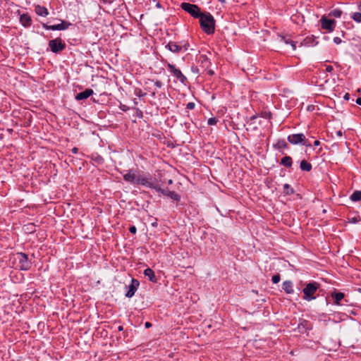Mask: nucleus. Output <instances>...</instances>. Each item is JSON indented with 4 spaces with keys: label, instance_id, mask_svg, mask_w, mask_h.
<instances>
[{
    "label": "nucleus",
    "instance_id": "f257e3e1",
    "mask_svg": "<svg viewBox=\"0 0 361 361\" xmlns=\"http://www.w3.org/2000/svg\"><path fill=\"white\" fill-rule=\"evenodd\" d=\"M200 18L202 29L208 35L213 34L215 30V20L209 13H202Z\"/></svg>",
    "mask_w": 361,
    "mask_h": 361
},
{
    "label": "nucleus",
    "instance_id": "f03ea898",
    "mask_svg": "<svg viewBox=\"0 0 361 361\" xmlns=\"http://www.w3.org/2000/svg\"><path fill=\"white\" fill-rule=\"evenodd\" d=\"M319 284L317 282L309 283L303 289V299L307 301L315 299L314 294L319 289Z\"/></svg>",
    "mask_w": 361,
    "mask_h": 361
},
{
    "label": "nucleus",
    "instance_id": "7ed1b4c3",
    "mask_svg": "<svg viewBox=\"0 0 361 361\" xmlns=\"http://www.w3.org/2000/svg\"><path fill=\"white\" fill-rule=\"evenodd\" d=\"M15 259L18 261V266L20 269L27 271L32 267V262L28 259V256L23 252H18L16 255Z\"/></svg>",
    "mask_w": 361,
    "mask_h": 361
},
{
    "label": "nucleus",
    "instance_id": "20e7f679",
    "mask_svg": "<svg viewBox=\"0 0 361 361\" xmlns=\"http://www.w3.org/2000/svg\"><path fill=\"white\" fill-rule=\"evenodd\" d=\"M180 7L185 12L190 13L193 18H197L202 13L200 11V8L195 4L184 2L180 4Z\"/></svg>",
    "mask_w": 361,
    "mask_h": 361
},
{
    "label": "nucleus",
    "instance_id": "39448f33",
    "mask_svg": "<svg viewBox=\"0 0 361 361\" xmlns=\"http://www.w3.org/2000/svg\"><path fill=\"white\" fill-rule=\"evenodd\" d=\"M49 47L53 53H59L65 49L66 44L61 38L58 37L50 40L49 42Z\"/></svg>",
    "mask_w": 361,
    "mask_h": 361
},
{
    "label": "nucleus",
    "instance_id": "423d86ee",
    "mask_svg": "<svg viewBox=\"0 0 361 361\" xmlns=\"http://www.w3.org/2000/svg\"><path fill=\"white\" fill-rule=\"evenodd\" d=\"M188 44H184L183 45H179L176 42H169L166 46L165 48L169 50L170 51L174 54H179L183 51H186L188 50Z\"/></svg>",
    "mask_w": 361,
    "mask_h": 361
},
{
    "label": "nucleus",
    "instance_id": "0eeeda50",
    "mask_svg": "<svg viewBox=\"0 0 361 361\" xmlns=\"http://www.w3.org/2000/svg\"><path fill=\"white\" fill-rule=\"evenodd\" d=\"M137 185H142L151 189L156 190L158 184L152 180V177L142 176L139 175L138 179L137 180Z\"/></svg>",
    "mask_w": 361,
    "mask_h": 361
},
{
    "label": "nucleus",
    "instance_id": "6e6552de",
    "mask_svg": "<svg viewBox=\"0 0 361 361\" xmlns=\"http://www.w3.org/2000/svg\"><path fill=\"white\" fill-rule=\"evenodd\" d=\"M167 67L172 75L177 78L178 81L181 83L185 84L187 81L186 77L182 73L180 70L176 68V66L173 64L168 63Z\"/></svg>",
    "mask_w": 361,
    "mask_h": 361
},
{
    "label": "nucleus",
    "instance_id": "1a4fd4ad",
    "mask_svg": "<svg viewBox=\"0 0 361 361\" xmlns=\"http://www.w3.org/2000/svg\"><path fill=\"white\" fill-rule=\"evenodd\" d=\"M71 24L68 22L61 20V23L56 25H49L46 23L42 24V27L48 30H65L68 28Z\"/></svg>",
    "mask_w": 361,
    "mask_h": 361
},
{
    "label": "nucleus",
    "instance_id": "9d476101",
    "mask_svg": "<svg viewBox=\"0 0 361 361\" xmlns=\"http://www.w3.org/2000/svg\"><path fill=\"white\" fill-rule=\"evenodd\" d=\"M320 23L322 29L326 30L329 32L334 30L336 23L334 20L327 19L325 16H322Z\"/></svg>",
    "mask_w": 361,
    "mask_h": 361
},
{
    "label": "nucleus",
    "instance_id": "9b49d317",
    "mask_svg": "<svg viewBox=\"0 0 361 361\" xmlns=\"http://www.w3.org/2000/svg\"><path fill=\"white\" fill-rule=\"evenodd\" d=\"M139 285L140 283L137 279H132L130 283L126 286L127 291L126 293V296L129 298H132L137 290Z\"/></svg>",
    "mask_w": 361,
    "mask_h": 361
},
{
    "label": "nucleus",
    "instance_id": "f8f14e48",
    "mask_svg": "<svg viewBox=\"0 0 361 361\" xmlns=\"http://www.w3.org/2000/svg\"><path fill=\"white\" fill-rule=\"evenodd\" d=\"M157 192L161 193L162 195L169 197L170 198L178 202L180 200V197L178 194L173 191H170L168 189H162L158 184L156 190Z\"/></svg>",
    "mask_w": 361,
    "mask_h": 361
},
{
    "label": "nucleus",
    "instance_id": "ddd939ff",
    "mask_svg": "<svg viewBox=\"0 0 361 361\" xmlns=\"http://www.w3.org/2000/svg\"><path fill=\"white\" fill-rule=\"evenodd\" d=\"M138 176L139 174H137L135 170L130 169L123 175V179L131 184H137Z\"/></svg>",
    "mask_w": 361,
    "mask_h": 361
},
{
    "label": "nucleus",
    "instance_id": "4468645a",
    "mask_svg": "<svg viewBox=\"0 0 361 361\" xmlns=\"http://www.w3.org/2000/svg\"><path fill=\"white\" fill-rule=\"evenodd\" d=\"M287 140L292 145H301L305 140V135L303 133L291 134L288 136Z\"/></svg>",
    "mask_w": 361,
    "mask_h": 361
},
{
    "label": "nucleus",
    "instance_id": "2eb2a0df",
    "mask_svg": "<svg viewBox=\"0 0 361 361\" xmlns=\"http://www.w3.org/2000/svg\"><path fill=\"white\" fill-rule=\"evenodd\" d=\"M94 93L92 89H86L83 92H81L76 94L75 99L78 101L87 99L89 97L92 95Z\"/></svg>",
    "mask_w": 361,
    "mask_h": 361
},
{
    "label": "nucleus",
    "instance_id": "dca6fc26",
    "mask_svg": "<svg viewBox=\"0 0 361 361\" xmlns=\"http://www.w3.org/2000/svg\"><path fill=\"white\" fill-rule=\"evenodd\" d=\"M331 296L334 299V303L336 305H340L341 301L344 298L345 295L341 292L334 291L331 293Z\"/></svg>",
    "mask_w": 361,
    "mask_h": 361
},
{
    "label": "nucleus",
    "instance_id": "f3484780",
    "mask_svg": "<svg viewBox=\"0 0 361 361\" xmlns=\"http://www.w3.org/2000/svg\"><path fill=\"white\" fill-rule=\"evenodd\" d=\"M35 11L38 16H40L46 17L49 15V11L47 8L40 5H37L35 7Z\"/></svg>",
    "mask_w": 361,
    "mask_h": 361
},
{
    "label": "nucleus",
    "instance_id": "a211bd4d",
    "mask_svg": "<svg viewBox=\"0 0 361 361\" xmlns=\"http://www.w3.org/2000/svg\"><path fill=\"white\" fill-rule=\"evenodd\" d=\"M20 22L24 27H29L31 25L32 19L28 14H23L20 17Z\"/></svg>",
    "mask_w": 361,
    "mask_h": 361
},
{
    "label": "nucleus",
    "instance_id": "6ab92c4d",
    "mask_svg": "<svg viewBox=\"0 0 361 361\" xmlns=\"http://www.w3.org/2000/svg\"><path fill=\"white\" fill-rule=\"evenodd\" d=\"M144 274L147 276L149 280L153 283H156L157 281V278L155 276L154 271L150 269L147 268L144 271Z\"/></svg>",
    "mask_w": 361,
    "mask_h": 361
},
{
    "label": "nucleus",
    "instance_id": "aec40b11",
    "mask_svg": "<svg viewBox=\"0 0 361 361\" xmlns=\"http://www.w3.org/2000/svg\"><path fill=\"white\" fill-rule=\"evenodd\" d=\"M283 289L288 294H291L294 292L293 285L290 281H286L283 283Z\"/></svg>",
    "mask_w": 361,
    "mask_h": 361
},
{
    "label": "nucleus",
    "instance_id": "412c9836",
    "mask_svg": "<svg viewBox=\"0 0 361 361\" xmlns=\"http://www.w3.org/2000/svg\"><path fill=\"white\" fill-rule=\"evenodd\" d=\"M280 164L287 168H290L293 164L292 158L289 156H286L281 159Z\"/></svg>",
    "mask_w": 361,
    "mask_h": 361
},
{
    "label": "nucleus",
    "instance_id": "4be33fe9",
    "mask_svg": "<svg viewBox=\"0 0 361 361\" xmlns=\"http://www.w3.org/2000/svg\"><path fill=\"white\" fill-rule=\"evenodd\" d=\"M280 38L281 42H284L286 44H290L293 50L296 49V44L291 39L286 37L285 36H281Z\"/></svg>",
    "mask_w": 361,
    "mask_h": 361
},
{
    "label": "nucleus",
    "instance_id": "5701e85b",
    "mask_svg": "<svg viewBox=\"0 0 361 361\" xmlns=\"http://www.w3.org/2000/svg\"><path fill=\"white\" fill-rule=\"evenodd\" d=\"M300 168L302 171H310L312 169V164L305 160L300 162Z\"/></svg>",
    "mask_w": 361,
    "mask_h": 361
},
{
    "label": "nucleus",
    "instance_id": "b1692460",
    "mask_svg": "<svg viewBox=\"0 0 361 361\" xmlns=\"http://www.w3.org/2000/svg\"><path fill=\"white\" fill-rule=\"evenodd\" d=\"M274 147L278 149H286L288 147V145L284 140H279L274 145Z\"/></svg>",
    "mask_w": 361,
    "mask_h": 361
},
{
    "label": "nucleus",
    "instance_id": "393cba45",
    "mask_svg": "<svg viewBox=\"0 0 361 361\" xmlns=\"http://www.w3.org/2000/svg\"><path fill=\"white\" fill-rule=\"evenodd\" d=\"M350 199L352 201L357 202L361 200V191L360 190H356L355 191L350 197Z\"/></svg>",
    "mask_w": 361,
    "mask_h": 361
},
{
    "label": "nucleus",
    "instance_id": "a878e982",
    "mask_svg": "<svg viewBox=\"0 0 361 361\" xmlns=\"http://www.w3.org/2000/svg\"><path fill=\"white\" fill-rule=\"evenodd\" d=\"M283 192L286 195H292L294 193V190L290 187V185L288 183L283 185Z\"/></svg>",
    "mask_w": 361,
    "mask_h": 361
},
{
    "label": "nucleus",
    "instance_id": "bb28decb",
    "mask_svg": "<svg viewBox=\"0 0 361 361\" xmlns=\"http://www.w3.org/2000/svg\"><path fill=\"white\" fill-rule=\"evenodd\" d=\"M342 15V11L338 8H335L332 10L329 13V16L335 17V18H340Z\"/></svg>",
    "mask_w": 361,
    "mask_h": 361
},
{
    "label": "nucleus",
    "instance_id": "cd10ccee",
    "mask_svg": "<svg viewBox=\"0 0 361 361\" xmlns=\"http://www.w3.org/2000/svg\"><path fill=\"white\" fill-rule=\"evenodd\" d=\"M351 18L356 23H361V13L355 12L351 15Z\"/></svg>",
    "mask_w": 361,
    "mask_h": 361
},
{
    "label": "nucleus",
    "instance_id": "c85d7f7f",
    "mask_svg": "<svg viewBox=\"0 0 361 361\" xmlns=\"http://www.w3.org/2000/svg\"><path fill=\"white\" fill-rule=\"evenodd\" d=\"M135 94L138 97H142L146 95V93L143 92L140 89H135Z\"/></svg>",
    "mask_w": 361,
    "mask_h": 361
},
{
    "label": "nucleus",
    "instance_id": "c756f323",
    "mask_svg": "<svg viewBox=\"0 0 361 361\" xmlns=\"http://www.w3.org/2000/svg\"><path fill=\"white\" fill-rule=\"evenodd\" d=\"M281 277L279 274H276L272 276L271 281L274 283H277L280 281Z\"/></svg>",
    "mask_w": 361,
    "mask_h": 361
},
{
    "label": "nucleus",
    "instance_id": "7c9ffc66",
    "mask_svg": "<svg viewBox=\"0 0 361 361\" xmlns=\"http://www.w3.org/2000/svg\"><path fill=\"white\" fill-rule=\"evenodd\" d=\"M216 123H217V119L216 118H209L207 121V123L209 126H214V125L216 124Z\"/></svg>",
    "mask_w": 361,
    "mask_h": 361
},
{
    "label": "nucleus",
    "instance_id": "2f4dec72",
    "mask_svg": "<svg viewBox=\"0 0 361 361\" xmlns=\"http://www.w3.org/2000/svg\"><path fill=\"white\" fill-rule=\"evenodd\" d=\"M186 108L190 110L193 109L195 108V103H193V102L188 103L186 105Z\"/></svg>",
    "mask_w": 361,
    "mask_h": 361
},
{
    "label": "nucleus",
    "instance_id": "473e14b6",
    "mask_svg": "<svg viewBox=\"0 0 361 361\" xmlns=\"http://www.w3.org/2000/svg\"><path fill=\"white\" fill-rule=\"evenodd\" d=\"M129 231L133 233V234H135L137 232V228L135 226H131L130 228H129Z\"/></svg>",
    "mask_w": 361,
    "mask_h": 361
},
{
    "label": "nucleus",
    "instance_id": "72a5a7b5",
    "mask_svg": "<svg viewBox=\"0 0 361 361\" xmlns=\"http://www.w3.org/2000/svg\"><path fill=\"white\" fill-rule=\"evenodd\" d=\"M154 85L158 88H161L163 85V83L160 80H156L154 82Z\"/></svg>",
    "mask_w": 361,
    "mask_h": 361
},
{
    "label": "nucleus",
    "instance_id": "f704fd0d",
    "mask_svg": "<svg viewBox=\"0 0 361 361\" xmlns=\"http://www.w3.org/2000/svg\"><path fill=\"white\" fill-rule=\"evenodd\" d=\"M302 145H305L306 147H311L310 142L306 139L305 137V140L303 142L301 143Z\"/></svg>",
    "mask_w": 361,
    "mask_h": 361
},
{
    "label": "nucleus",
    "instance_id": "c9c22d12",
    "mask_svg": "<svg viewBox=\"0 0 361 361\" xmlns=\"http://www.w3.org/2000/svg\"><path fill=\"white\" fill-rule=\"evenodd\" d=\"M333 40H334V42L335 44H341V42H342V41H341V39L340 37H334Z\"/></svg>",
    "mask_w": 361,
    "mask_h": 361
},
{
    "label": "nucleus",
    "instance_id": "e433bc0d",
    "mask_svg": "<svg viewBox=\"0 0 361 361\" xmlns=\"http://www.w3.org/2000/svg\"><path fill=\"white\" fill-rule=\"evenodd\" d=\"M307 324V322L306 321H303L302 323H300L299 325H298V329L300 330L302 329V328H305V325Z\"/></svg>",
    "mask_w": 361,
    "mask_h": 361
},
{
    "label": "nucleus",
    "instance_id": "4c0bfd02",
    "mask_svg": "<svg viewBox=\"0 0 361 361\" xmlns=\"http://www.w3.org/2000/svg\"><path fill=\"white\" fill-rule=\"evenodd\" d=\"M333 67L331 66H327L326 68V72L331 73L333 71Z\"/></svg>",
    "mask_w": 361,
    "mask_h": 361
},
{
    "label": "nucleus",
    "instance_id": "58836bf2",
    "mask_svg": "<svg viewBox=\"0 0 361 361\" xmlns=\"http://www.w3.org/2000/svg\"><path fill=\"white\" fill-rule=\"evenodd\" d=\"M343 98L345 99V100H348L350 99V94L348 93H346Z\"/></svg>",
    "mask_w": 361,
    "mask_h": 361
},
{
    "label": "nucleus",
    "instance_id": "ea45409f",
    "mask_svg": "<svg viewBox=\"0 0 361 361\" xmlns=\"http://www.w3.org/2000/svg\"><path fill=\"white\" fill-rule=\"evenodd\" d=\"M78 149L77 147H73V148L72 149V152H73V154H76V153H78Z\"/></svg>",
    "mask_w": 361,
    "mask_h": 361
},
{
    "label": "nucleus",
    "instance_id": "a19ab883",
    "mask_svg": "<svg viewBox=\"0 0 361 361\" xmlns=\"http://www.w3.org/2000/svg\"><path fill=\"white\" fill-rule=\"evenodd\" d=\"M356 103L359 105L361 106V97H358L357 99H356Z\"/></svg>",
    "mask_w": 361,
    "mask_h": 361
},
{
    "label": "nucleus",
    "instance_id": "79ce46f5",
    "mask_svg": "<svg viewBox=\"0 0 361 361\" xmlns=\"http://www.w3.org/2000/svg\"><path fill=\"white\" fill-rule=\"evenodd\" d=\"M145 326L146 328H149L152 326V324L147 322L145 324Z\"/></svg>",
    "mask_w": 361,
    "mask_h": 361
},
{
    "label": "nucleus",
    "instance_id": "37998d69",
    "mask_svg": "<svg viewBox=\"0 0 361 361\" xmlns=\"http://www.w3.org/2000/svg\"><path fill=\"white\" fill-rule=\"evenodd\" d=\"M342 131L341 130H338L336 132V135L338 136V137H341L342 136Z\"/></svg>",
    "mask_w": 361,
    "mask_h": 361
},
{
    "label": "nucleus",
    "instance_id": "c03bdc74",
    "mask_svg": "<svg viewBox=\"0 0 361 361\" xmlns=\"http://www.w3.org/2000/svg\"><path fill=\"white\" fill-rule=\"evenodd\" d=\"M320 145V142L319 140H315L314 142V146H319Z\"/></svg>",
    "mask_w": 361,
    "mask_h": 361
},
{
    "label": "nucleus",
    "instance_id": "a18cd8bd",
    "mask_svg": "<svg viewBox=\"0 0 361 361\" xmlns=\"http://www.w3.org/2000/svg\"><path fill=\"white\" fill-rule=\"evenodd\" d=\"M118 330L119 331H123V326H119L118 327Z\"/></svg>",
    "mask_w": 361,
    "mask_h": 361
},
{
    "label": "nucleus",
    "instance_id": "49530a36",
    "mask_svg": "<svg viewBox=\"0 0 361 361\" xmlns=\"http://www.w3.org/2000/svg\"><path fill=\"white\" fill-rule=\"evenodd\" d=\"M104 1H106L109 4L112 3L114 1V0H104Z\"/></svg>",
    "mask_w": 361,
    "mask_h": 361
},
{
    "label": "nucleus",
    "instance_id": "de8ad7c7",
    "mask_svg": "<svg viewBox=\"0 0 361 361\" xmlns=\"http://www.w3.org/2000/svg\"><path fill=\"white\" fill-rule=\"evenodd\" d=\"M358 9L361 11V1L358 5Z\"/></svg>",
    "mask_w": 361,
    "mask_h": 361
},
{
    "label": "nucleus",
    "instance_id": "09e8293b",
    "mask_svg": "<svg viewBox=\"0 0 361 361\" xmlns=\"http://www.w3.org/2000/svg\"><path fill=\"white\" fill-rule=\"evenodd\" d=\"M168 183L169 184H172L173 183V180L171 179L169 180Z\"/></svg>",
    "mask_w": 361,
    "mask_h": 361
},
{
    "label": "nucleus",
    "instance_id": "8fccbe9b",
    "mask_svg": "<svg viewBox=\"0 0 361 361\" xmlns=\"http://www.w3.org/2000/svg\"><path fill=\"white\" fill-rule=\"evenodd\" d=\"M157 7H158V8H161V4H160L159 3H157Z\"/></svg>",
    "mask_w": 361,
    "mask_h": 361
},
{
    "label": "nucleus",
    "instance_id": "3c124183",
    "mask_svg": "<svg viewBox=\"0 0 361 361\" xmlns=\"http://www.w3.org/2000/svg\"><path fill=\"white\" fill-rule=\"evenodd\" d=\"M121 109H122V110H123V111H127V109L126 108V106H123V107H122Z\"/></svg>",
    "mask_w": 361,
    "mask_h": 361
},
{
    "label": "nucleus",
    "instance_id": "603ef678",
    "mask_svg": "<svg viewBox=\"0 0 361 361\" xmlns=\"http://www.w3.org/2000/svg\"><path fill=\"white\" fill-rule=\"evenodd\" d=\"M209 73L210 75H212L214 73L212 71H209Z\"/></svg>",
    "mask_w": 361,
    "mask_h": 361
},
{
    "label": "nucleus",
    "instance_id": "864d4df0",
    "mask_svg": "<svg viewBox=\"0 0 361 361\" xmlns=\"http://www.w3.org/2000/svg\"><path fill=\"white\" fill-rule=\"evenodd\" d=\"M256 118V116H253L251 117V119H255Z\"/></svg>",
    "mask_w": 361,
    "mask_h": 361
},
{
    "label": "nucleus",
    "instance_id": "5fc2aeb1",
    "mask_svg": "<svg viewBox=\"0 0 361 361\" xmlns=\"http://www.w3.org/2000/svg\"><path fill=\"white\" fill-rule=\"evenodd\" d=\"M134 104H137V101H135H135H134Z\"/></svg>",
    "mask_w": 361,
    "mask_h": 361
}]
</instances>
